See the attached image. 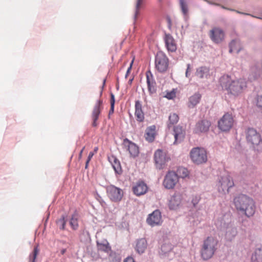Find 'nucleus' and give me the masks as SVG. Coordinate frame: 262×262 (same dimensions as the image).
<instances>
[{"instance_id": "3c124183", "label": "nucleus", "mask_w": 262, "mask_h": 262, "mask_svg": "<svg viewBox=\"0 0 262 262\" xmlns=\"http://www.w3.org/2000/svg\"><path fill=\"white\" fill-rule=\"evenodd\" d=\"M236 13H238V14H244V15H250V16H251L252 15V14H249V13H245V12H241L239 11H238V10H235V11Z\"/></svg>"}, {"instance_id": "5701e85b", "label": "nucleus", "mask_w": 262, "mask_h": 262, "mask_svg": "<svg viewBox=\"0 0 262 262\" xmlns=\"http://www.w3.org/2000/svg\"><path fill=\"white\" fill-rule=\"evenodd\" d=\"M147 243L145 238H141L136 240L135 250L139 254L144 253L147 248Z\"/></svg>"}, {"instance_id": "bb28decb", "label": "nucleus", "mask_w": 262, "mask_h": 262, "mask_svg": "<svg viewBox=\"0 0 262 262\" xmlns=\"http://www.w3.org/2000/svg\"><path fill=\"white\" fill-rule=\"evenodd\" d=\"M109 159L115 173L118 174H121L122 173V170L119 160L114 156H112Z\"/></svg>"}, {"instance_id": "0eeeda50", "label": "nucleus", "mask_w": 262, "mask_h": 262, "mask_svg": "<svg viewBox=\"0 0 262 262\" xmlns=\"http://www.w3.org/2000/svg\"><path fill=\"white\" fill-rule=\"evenodd\" d=\"M234 119L231 114H225L218 121L217 127L222 132H228L232 127Z\"/></svg>"}, {"instance_id": "9b49d317", "label": "nucleus", "mask_w": 262, "mask_h": 262, "mask_svg": "<svg viewBox=\"0 0 262 262\" xmlns=\"http://www.w3.org/2000/svg\"><path fill=\"white\" fill-rule=\"evenodd\" d=\"M107 192L110 199L114 202L120 201L123 195L122 190L114 185H111L107 188Z\"/></svg>"}, {"instance_id": "7c9ffc66", "label": "nucleus", "mask_w": 262, "mask_h": 262, "mask_svg": "<svg viewBox=\"0 0 262 262\" xmlns=\"http://www.w3.org/2000/svg\"><path fill=\"white\" fill-rule=\"evenodd\" d=\"M97 246L98 250L103 251L106 253H108L111 251V247H110L109 243L106 240H104L103 243H99L97 242Z\"/></svg>"}, {"instance_id": "5fc2aeb1", "label": "nucleus", "mask_w": 262, "mask_h": 262, "mask_svg": "<svg viewBox=\"0 0 262 262\" xmlns=\"http://www.w3.org/2000/svg\"><path fill=\"white\" fill-rule=\"evenodd\" d=\"M115 106H111L110 110L109 111V115L112 114H113L114 112Z\"/></svg>"}, {"instance_id": "bf43d9fd", "label": "nucleus", "mask_w": 262, "mask_h": 262, "mask_svg": "<svg viewBox=\"0 0 262 262\" xmlns=\"http://www.w3.org/2000/svg\"><path fill=\"white\" fill-rule=\"evenodd\" d=\"M190 67H191L190 64L188 63L187 64L186 71H189L190 70Z\"/></svg>"}, {"instance_id": "39448f33", "label": "nucleus", "mask_w": 262, "mask_h": 262, "mask_svg": "<svg viewBox=\"0 0 262 262\" xmlns=\"http://www.w3.org/2000/svg\"><path fill=\"white\" fill-rule=\"evenodd\" d=\"M246 137L248 143H250L255 148V146H262V139L260 135L257 130L252 128L248 127L246 130Z\"/></svg>"}, {"instance_id": "4be33fe9", "label": "nucleus", "mask_w": 262, "mask_h": 262, "mask_svg": "<svg viewBox=\"0 0 262 262\" xmlns=\"http://www.w3.org/2000/svg\"><path fill=\"white\" fill-rule=\"evenodd\" d=\"M146 76L147 88L149 92L151 94L156 93V82L153 78V75L151 72L150 71H147L146 73Z\"/></svg>"}, {"instance_id": "f3484780", "label": "nucleus", "mask_w": 262, "mask_h": 262, "mask_svg": "<svg viewBox=\"0 0 262 262\" xmlns=\"http://www.w3.org/2000/svg\"><path fill=\"white\" fill-rule=\"evenodd\" d=\"M173 135L174 137L173 144H176L181 142L183 140L185 135V131L183 129V127L180 125L175 126L173 127Z\"/></svg>"}, {"instance_id": "c03bdc74", "label": "nucleus", "mask_w": 262, "mask_h": 262, "mask_svg": "<svg viewBox=\"0 0 262 262\" xmlns=\"http://www.w3.org/2000/svg\"><path fill=\"white\" fill-rule=\"evenodd\" d=\"M110 96H111V99H110L111 106H115V95L112 93H111L110 94Z\"/></svg>"}, {"instance_id": "69168bd1", "label": "nucleus", "mask_w": 262, "mask_h": 262, "mask_svg": "<svg viewBox=\"0 0 262 262\" xmlns=\"http://www.w3.org/2000/svg\"><path fill=\"white\" fill-rule=\"evenodd\" d=\"M98 150V147H95L94 149V151H93L94 153L97 152Z\"/></svg>"}, {"instance_id": "338daca9", "label": "nucleus", "mask_w": 262, "mask_h": 262, "mask_svg": "<svg viewBox=\"0 0 262 262\" xmlns=\"http://www.w3.org/2000/svg\"><path fill=\"white\" fill-rule=\"evenodd\" d=\"M167 21L168 22L169 25H170V24H171V20H170V17H167Z\"/></svg>"}, {"instance_id": "49530a36", "label": "nucleus", "mask_w": 262, "mask_h": 262, "mask_svg": "<svg viewBox=\"0 0 262 262\" xmlns=\"http://www.w3.org/2000/svg\"><path fill=\"white\" fill-rule=\"evenodd\" d=\"M97 200L100 202L102 206H103V204H105V202L98 194H97Z\"/></svg>"}, {"instance_id": "72a5a7b5", "label": "nucleus", "mask_w": 262, "mask_h": 262, "mask_svg": "<svg viewBox=\"0 0 262 262\" xmlns=\"http://www.w3.org/2000/svg\"><path fill=\"white\" fill-rule=\"evenodd\" d=\"M209 72V69L206 67H201L196 69L195 75L200 78H203Z\"/></svg>"}, {"instance_id": "de8ad7c7", "label": "nucleus", "mask_w": 262, "mask_h": 262, "mask_svg": "<svg viewBox=\"0 0 262 262\" xmlns=\"http://www.w3.org/2000/svg\"><path fill=\"white\" fill-rule=\"evenodd\" d=\"M234 43V41L233 40L230 44H229V52L230 53H232L234 51V49L233 48V44Z\"/></svg>"}, {"instance_id": "e2e57ef3", "label": "nucleus", "mask_w": 262, "mask_h": 262, "mask_svg": "<svg viewBox=\"0 0 262 262\" xmlns=\"http://www.w3.org/2000/svg\"><path fill=\"white\" fill-rule=\"evenodd\" d=\"M133 80H134V78L133 77L132 78H130L129 79V80H128V84H131L132 83V82H133Z\"/></svg>"}, {"instance_id": "c9c22d12", "label": "nucleus", "mask_w": 262, "mask_h": 262, "mask_svg": "<svg viewBox=\"0 0 262 262\" xmlns=\"http://www.w3.org/2000/svg\"><path fill=\"white\" fill-rule=\"evenodd\" d=\"M110 262H121V256L119 254L111 251L110 254Z\"/></svg>"}, {"instance_id": "b1692460", "label": "nucleus", "mask_w": 262, "mask_h": 262, "mask_svg": "<svg viewBox=\"0 0 262 262\" xmlns=\"http://www.w3.org/2000/svg\"><path fill=\"white\" fill-rule=\"evenodd\" d=\"M165 46L168 51L173 52L177 50V46L173 37L169 34H166L164 38Z\"/></svg>"}, {"instance_id": "2eb2a0df", "label": "nucleus", "mask_w": 262, "mask_h": 262, "mask_svg": "<svg viewBox=\"0 0 262 262\" xmlns=\"http://www.w3.org/2000/svg\"><path fill=\"white\" fill-rule=\"evenodd\" d=\"M161 221V212L159 210H156L149 214L146 222L151 226L159 225Z\"/></svg>"}, {"instance_id": "7ed1b4c3", "label": "nucleus", "mask_w": 262, "mask_h": 262, "mask_svg": "<svg viewBox=\"0 0 262 262\" xmlns=\"http://www.w3.org/2000/svg\"><path fill=\"white\" fill-rule=\"evenodd\" d=\"M218 241L212 236H208L204 240L200 250V254L204 260L210 259L217 249Z\"/></svg>"}, {"instance_id": "423d86ee", "label": "nucleus", "mask_w": 262, "mask_h": 262, "mask_svg": "<svg viewBox=\"0 0 262 262\" xmlns=\"http://www.w3.org/2000/svg\"><path fill=\"white\" fill-rule=\"evenodd\" d=\"M190 156L191 160L196 164L205 163L207 160V152L203 148H193L190 151Z\"/></svg>"}, {"instance_id": "aec40b11", "label": "nucleus", "mask_w": 262, "mask_h": 262, "mask_svg": "<svg viewBox=\"0 0 262 262\" xmlns=\"http://www.w3.org/2000/svg\"><path fill=\"white\" fill-rule=\"evenodd\" d=\"M182 201L181 195L179 193H175L171 196L169 201V208L170 210L176 209L180 205Z\"/></svg>"}, {"instance_id": "ddd939ff", "label": "nucleus", "mask_w": 262, "mask_h": 262, "mask_svg": "<svg viewBox=\"0 0 262 262\" xmlns=\"http://www.w3.org/2000/svg\"><path fill=\"white\" fill-rule=\"evenodd\" d=\"M211 126V122L206 119L199 121L195 124L193 132L198 135L207 133Z\"/></svg>"}, {"instance_id": "a18cd8bd", "label": "nucleus", "mask_w": 262, "mask_h": 262, "mask_svg": "<svg viewBox=\"0 0 262 262\" xmlns=\"http://www.w3.org/2000/svg\"><path fill=\"white\" fill-rule=\"evenodd\" d=\"M175 96V93H174L173 91L168 93L166 95V98L168 99H171Z\"/></svg>"}, {"instance_id": "6ab92c4d", "label": "nucleus", "mask_w": 262, "mask_h": 262, "mask_svg": "<svg viewBox=\"0 0 262 262\" xmlns=\"http://www.w3.org/2000/svg\"><path fill=\"white\" fill-rule=\"evenodd\" d=\"M147 189L146 183L143 181H140L133 187V190L135 194L140 196L145 194L147 192Z\"/></svg>"}, {"instance_id": "864d4df0", "label": "nucleus", "mask_w": 262, "mask_h": 262, "mask_svg": "<svg viewBox=\"0 0 262 262\" xmlns=\"http://www.w3.org/2000/svg\"><path fill=\"white\" fill-rule=\"evenodd\" d=\"M252 17H255L258 19H262V10L260 12V14L259 16H256V15H251Z\"/></svg>"}, {"instance_id": "4468645a", "label": "nucleus", "mask_w": 262, "mask_h": 262, "mask_svg": "<svg viewBox=\"0 0 262 262\" xmlns=\"http://www.w3.org/2000/svg\"><path fill=\"white\" fill-rule=\"evenodd\" d=\"M102 103L103 101L101 99H99L96 101L94 106L92 115L93 120L92 126L94 127H96L98 125L97 121L101 113V108L102 107Z\"/></svg>"}, {"instance_id": "37998d69", "label": "nucleus", "mask_w": 262, "mask_h": 262, "mask_svg": "<svg viewBox=\"0 0 262 262\" xmlns=\"http://www.w3.org/2000/svg\"><path fill=\"white\" fill-rule=\"evenodd\" d=\"M200 200V197L199 196H195L193 197L191 203L194 207H195L199 203Z\"/></svg>"}, {"instance_id": "680f3d73", "label": "nucleus", "mask_w": 262, "mask_h": 262, "mask_svg": "<svg viewBox=\"0 0 262 262\" xmlns=\"http://www.w3.org/2000/svg\"><path fill=\"white\" fill-rule=\"evenodd\" d=\"M84 149V147H83L82 149L80 150V152H79V157L81 158V156H82V152L83 151Z\"/></svg>"}, {"instance_id": "20e7f679", "label": "nucleus", "mask_w": 262, "mask_h": 262, "mask_svg": "<svg viewBox=\"0 0 262 262\" xmlns=\"http://www.w3.org/2000/svg\"><path fill=\"white\" fill-rule=\"evenodd\" d=\"M169 60L166 55L162 51L157 52L155 58L156 69L160 73L167 71L169 67Z\"/></svg>"}, {"instance_id": "cd10ccee", "label": "nucleus", "mask_w": 262, "mask_h": 262, "mask_svg": "<svg viewBox=\"0 0 262 262\" xmlns=\"http://www.w3.org/2000/svg\"><path fill=\"white\" fill-rule=\"evenodd\" d=\"M227 230L226 233V238L228 241H232L237 233V229L236 227L229 224L228 227L226 229Z\"/></svg>"}, {"instance_id": "2f4dec72", "label": "nucleus", "mask_w": 262, "mask_h": 262, "mask_svg": "<svg viewBox=\"0 0 262 262\" xmlns=\"http://www.w3.org/2000/svg\"><path fill=\"white\" fill-rule=\"evenodd\" d=\"M179 119V116L176 114L173 113L169 115L168 117V121L167 122V128L170 129L172 125L176 124Z\"/></svg>"}, {"instance_id": "f257e3e1", "label": "nucleus", "mask_w": 262, "mask_h": 262, "mask_svg": "<svg viewBox=\"0 0 262 262\" xmlns=\"http://www.w3.org/2000/svg\"><path fill=\"white\" fill-rule=\"evenodd\" d=\"M234 204L238 211L250 217L254 214L256 210L255 203L252 198L244 194H239L233 200Z\"/></svg>"}, {"instance_id": "a211bd4d", "label": "nucleus", "mask_w": 262, "mask_h": 262, "mask_svg": "<svg viewBox=\"0 0 262 262\" xmlns=\"http://www.w3.org/2000/svg\"><path fill=\"white\" fill-rule=\"evenodd\" d=\"M210 38L215 43L221 42L224 37V32L219 28H214L210 31Z\"/></svg>"}, {"instance_id": "c756f323", "label": "nucleus", "mask_w": 262, "mask_h": 262, "mask_svg": "<svg viewBox=\"0 0 262 262\" xmlns=\"http://www.w3.org/2000/svg\"><path fill=\"white\" fill-rule=\"evenodd\" d=\"M251 260L253 261L262 262V247L255 249L252 255Z\"/></svg>"}, {"instance_id": "8fccbe9b", "label": "nucleus", "mask_w": 262, "mask_h": 262, "mask_svg": "<svg viewBox=\"0 0 262 262\" xmlns=\"http://www.w3.org/2000/svg\"><path fill=\"white\" fill-rule=\"evenodd\" d=\"M205 2H206L209 5H214V6H220V4L213 3V2H212L208 0H205Z\"/></svg>"}, {"instance_id": "e433bc0d", "label": "nucleus", "mask_w": 262, "mask_h": 262, "mask_svg": "<svg viewBox=\"0 0 262 262\" xmlns=\"http://www.w3.org/2000/svg\"><path fill=\"white\" fill-rule=\"evenodd\" d=\"M143 0H137L136 5V8H135V14L134 16V22H135L137 19V17L138 15L139 14V9L140 8V6L143 2Z\"/></svg>"}, {"instance_id": "1a4fd4ad", "label": "nucleus", "mask_w": 262, "mask_h": 262, "mask_svg": "<svg viewBox=\"0 0 262 262\" xmlns=\"http://www.w3.org/2000/svg\"><path fill=\"white\" fill-rule=\"evenodd\" d=\"M166 153L161 149L157 150L154 154V160L157 168L162 169L168 161Z\"/></svg>"}, {"instance_id": "a878e982", "label": "nucleus", "mask_w": 262, "mask_h": 262, "mask_svg": "<svg viewBox=\"0 0 262 262\" xmlns=\"http://www.w3.org/2000/svg\"><path fill=\"white\" fill-rule=\"evenodd\" d=\"M155 125H151L147 127L145 134L146 140L149 142H152L154 141L155 138Z\"/></svg>"}, {"instance_id": "473e14b6", "label": "nucleus", "mask_w": 262, "mask_h": 262, "mask_svg": "<svg viewBox=\"0 0 262 262\" xmlns=\"http://www.w3.org/2000/svg\"><path fill=\"white\" fill-rule=\"evenodd\" d=\"M180 8L184 15V19L186 22H187L188 16L187 15L188 9L187 3L184 0H179Z\"/></svg>"}, {"instance_id": "ea45409f", "label": "nucleus", "mask_w": 262, "mask_h": 262, "mask_svg": "<svg viewBox=\"0 0 262 262\" xmlns=\"http://www.w3.org/2000/svg\"><path fill=\"white\" fill-rule=\"evenodd\" d=\"M70 225L73 229L76 230L78 227L77 219L72 216L70 221Z\"/></svg>"}, {"instance_id": "603ef678", "label": "nucleus", "mask_w": 262, "mask_h": 262, "mask_svg": "<svg viewBox=\"0 0 262 262\" xmlns=\"http://www.w3.org/2000/svg\"><path fill=\"white\" fill-rule=\"evenodd\" d=\"M123 262H135V260L132 258H126Z\"/></svg>"}, {"instance_id": "4d7b16f0", "label": "nucleus", "mask_w": 262, "mask_h": 262, "mask_svg": "<svg viewBox=\"0 0 262 262\" xmlns=\"http://www.w3.org/2000/svg\"><path fill=\"white\" fill-rule=\"evenodd\" d=\"M134 58L132 59L131 62L130 63V64H129V66L128 68H130V69H132V67H133V64L134 63Z\"/></svg>"}, {"instance_id": "0e129e2a", "label": "nucleus", "mask_w": 262, "mask_h": 262, "mask_svg": "<svg viewBox=\"0 0 262 262\" xmlns=\"http://www.w3.org/2000/svg\"><path fill=\"white\" fill-rule=\"evenodd\" d=\"M89 162H90V161H88V160L86 161L85 165V169H86L88 168Z\"/></svg>"}, {"instance_id": "6e6552de", "label": "nucleus", "mask_w": 262, "mask_h": 262, "mask_svg": "<svg viewBox=\"0 0 262 262\" xmlns=\"http://www.w3.org/2000/svg\"><path fill=\"white\" fill-rule=\"evenodd\" d=\"M234 184L232 178L229 175L221 177L217 185L219 191L224 193H229L230 189L234 186Z\"/></svg>"}, {"instance_id": "774afa93", "label": "nucleus", "mask_w": 262, "mask_h": 262, "mask_svg": "<svg viewBox=\"0 0 262 262\" xmlns=\"http://www.w3.org/2000/svg\"><path fill=\"white\" fill-rule=\"evenodd\" d=\"M219 6H221L222 8L224 9H226V10H228V8L227 7H226L225 6H223V5H220Z\"/></svg>"}, {"instance_id": "4c0bfd02", "label": "nucleus", "mask_w": 262, "mask_h": 262, "mask_svg": "<svg viewBox=\"0 0 262 262\" xmlns=\"http://www.w3.org/2000/svg\"><path fill=\"white\" fill-rule=\"evenodd\" d=\"M251 71L252 73L250 75V80H255V79H257L258 77L260 75V70H256V71L254 72V71H255V68L253 67V68H251Z\"/></svg>"}, {"instance_id": "dca6fc26", "label": "nucleus", "mask_w": 262, "mask_h": 262, "mask_svg": "<svg viewBox=\"0 0 262 262\" xmlns=\"http://www.w3.org/2000/svg\"><path fill=\"white\" fill-rule=\"evenodd\" d=\"M123 144L125 147L127 148V150L129 151L131 156L136 157L138 156L139 153V148L135 143L132 142L127 138H125L123 140Z\"/></svg>"}, {"instance_id": "58836bf2", "label": "nucleus", "mask_w": 262, "mask_h": 262, "mask_svg": "<svg viewBox=\"0 0 262 262\" xmlns=\"http://www.w3.org/2000/svg\"><path fill=\"white\" fill-rule=\"evenodd\" d=\"M38 249L37 247H35L33 250L32 253L30 255V262H35L37 255L38 253Z\"/></svg>"}, {"instance_id": "09e8293b", "label": "nucleus", "mask_w": 262, "mask_h": 262, "mask_svg": "<svg viewBox=\"0 0 262 262\" xmlns=\"http://www.w3.org/2000/svg\"><path fill=\"white\" fill-rule=\"evenodd\" d=\"M94 153L93 151L90 152L88 157L87 160L88 161H90L92 157H93Z\"/></svg>"}, {"instance_id": "a19ab883", "label": "nucleus", "mask_w": 262, "mask_h": 262, "mask_svg": "<svg viewBox=\"0 0 262 262\" xmlns=\"http://www.w3.org/2000/svg\"><path fill=\"white\" fill-rule=\"evenodd\" d=\"M178 172L180 174L179 176L182 178H186L188 176L187 169L185 168H180L178 170Z\"/></svg>"}, {"instance_id": "13d9d810", "label": "nucleus", "mask_w": 262, "mask_h": 262, "mask_svg": "<svg viewBox=\"0 0 262 262\" xmlns=\"http://www.w3.org/2000/svg\"><path fill=\"white\" fill-rule=\"evenodd\" d=\"M66 249H62L60 251L61 254L63 255L66 253Z\"/></svg>"}, {"instance_id": "412c9836", "label": "nucleus", "mask_w": 262, "mask_h": 262, "mask_svg": "<svg viewBox=\"0 0 262 262\" xmlns=\"http://www.w3.org/2000/svg\"><path fill=\"white\" fill-rule=\"evenodd\" d=\"M135 115L137 120L139 122H142L144 120V114L142 110V105L139 100L135 101Z\"/></svg>"}, {"instance_id": "052dcab7", "label": "nucleus", "mask_w": 262, "mask_h": 262, "mask_svg": "<svg viewBox=\"0 0 262 262\" xmlns=\"http://www.w3.org/2000/svg\"><path fill=\"white\" fill-rule=\"evenodd\" d=\"M189 71H186V72H185V76L187 78H188L190 76V74L189 73Z\"/></svg>"}, {"instance_id": "9d476101", "label": "nucleus", "mask_w": 262, "mask_h": 262, "mask_svg": "<svg viewBox=\"0 0 262 262\" xmlns=\"http://www.w3.org/2000/svg\"><path fill=\"white\" fill-rule=\"evenodd\" d=\"M231 222L229 214H220L214 221V225L219 230H225Z\"/></svg>"}, {"instance_id": "f8f14e48", "label": "nucleus", "mask_w": 262, "mask_h": 262, "mask_svg": "<svg viewBox=\"0 0 262 262\" xmlns=\"http://www.w3.org/2000/svg\"><path fill=\"white\" fill-rule=\"evenodd\" d=\"M178 181V174L173 171L169 172L165 177L163 185L167 189H172Z\"/></svg>"}, {"instance_id": "393cba45", "label": "nucleus", "mask_w": 262, "mask_h": 262, "mask_svg": "<svg viewBox=\"0 0 262 262\" xmlns=\"http://www.w3.org/2000/svg\"><path fill=\"white\" fill-rule=\"evenodd\" d=\"M202 96L199 93H195L189 98L188 104V107L192 108L199 104L201 99Z\"/></svg>"}, {"instance_id": "f03ea898", "label": "nucleus", "mask_w": 262, "mask_h": 262, "mask_svg": "<svg viewBox=\"0 0 262 262\" xmlns=\"http://www.w3.org/2000/svg\"><path fill=\"white\" fill-rule=\"evenodd\" d=\"M220 81L222 88L234 96L241 94L247 88V82L244 79H231L227 75L222 76Z\"/></svg>"}, {"instance_id": "79ce46f5", "label": "nucleus", "mask_w": 262, "mask_h": 262, "mask_svg": "<svg viewBox=\"0 0 262 262\" xmlns=\"http://www.w3.org/2000/svg\"><path fill=\"white\" fill-rule=\"evenodd\" d=\"M256 105L262 111V95H257L256 99Z\"/></svg>"}, {"instance_id": "c85d7f7f", "label": "nucleus", "mask_w": 262, "mask_h": 262, "mask_svg": "<svg viewBox=\"0 0 262 262\" xmlns=\"http://www.w3.org/2000/svg\"><path fill=\"white\" fill-rule=\"evenodd\" d=\"M68 220V214L67 213H64L61 216L60 218L56 221L57 226L60 230H63L65 229L66 224Z\"/></svg>"}, {"instance_id": "f704fd0d", "label": "nucleus", "mask_w": 262, "mask_h": 262, "mask_svg": "<svg viewBox=\"0 0 262 262\" xmlns=\"http://www.w3.org/2000/svg\"><path fill=\"white\" fill-rule=\"evenodd\" d=\"M173 245L170 243H164L161 246V253L163 254H166L167 253L170 252L173 249Z\"/></svg>"}, {"instance_id": "6e6d98bb", "label": "nucleus", "mask_w": 262, "mask_h": 262, "mask_svg": "<svg viewBox=\"0 0 262 262\" xmlns=\"http://www.w3.org/2000/svg\"><path fill=\"white\" fill-rule=\"evenodd\" d=\"M131 69L130 68H127V71L126 72V74L125 75V78H126L127 77V76H128V75L129 74L130 72V71H131Z\"/></svg>"}]
</instances>
